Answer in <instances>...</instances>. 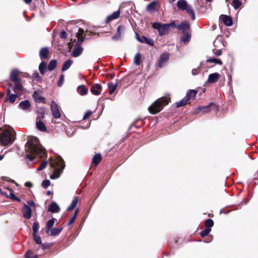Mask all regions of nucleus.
I'll return each mask as SVG.
<instances>
[{"mask_svg": "<svg viewBox=\"0 0 258 258\" xmlns=\"http://www.w3.org/2000/svg\"><path fill=\"white\" fill-rule=\"evenodd\" d=\"M26 158L30 161L34 160V157L30 154H34L42 158L45 154V150L40 144L38 139L35 137L30 136L27 138L25 145Z\"/></svg>", "mask_w": 258, "mask_h": 258, "instance_id": "1", "label": "nucleus"}, {"mask_svg": "<svg viewBox=\"0 0 258 258\" xmlns=\"http://www.w3.org/2000/svg\"><path fill=\"white\" fill-rule=\"evenodd\" d=\"M16 133L12 127L0 128V143L3 146H9L16 139Z\"/></svg>", "mask_w": 258, "mask_h": 258, "instance_id": "2", "label": "nucleus"}, {"mask_svg": "<svg viewBox=\"0 0 258 258\" xmlns=\"http://www.w3.org/2000/svg\"><path fill=\"white\" fill-rule=\"evenodd\" d=\"M51 166L54 167L55 169L53 173L50 176L51 179H55L60 177V174L65 168V164L63 159L60 156H58L57 159L51 162Z\"/></svg>", "mask_w": 258, "mask_h": 258, "instance_id": "3", "label": "nucleus"}, {"mask_svg": "<svg viewBox=\"0 0 258 258\" xmlns=\"http://www.w3.org/2000/svg\"><path fill=\"white\" fill-rule=\"evenodd\" d=\"M169 101V97H163L157 99L149 107L148 110L152 114H156L163 109L164 106L168 104Z\"/></svg>", "mask_w": 258, "mask_h": 258, "instance_id": "4", "label": "nucleus"}, {"mask_svg": "<svg viewBox=\"0 0 258 258\" xmlns=\"http://www.w3.org/2000/svg\"><path fill=\"white\" fill-rule=\"evenodd\" d=\"M177 6L178 9L182 11H186V13L191 16L193 20L195 19V15L194 11L191 7L188 5L185 0H178L177 2Z\"/></svg>", "mask_w": 258, "mask_h": 258, "instance_id": "5", "label": "nucleus"}, {"mask_svg": "<svg viewBox=\"0 0 258 258\" xmlns=\"http://www.w3.org/2000/svg\"><path fill=\"white\" fill-rule=\"evenodd\" d=\"M152 27L154 29L158 30L159 34L162 36L168 33L169 29L167 24H161L159 22H155L152 24Z\"/></svg>", "mask_w": 258, "mask_h": 258, "instance_id": "6", "label": "nucleus"}, {"mask_svg": "<svg viewBox=\"0 0 258 258\" xmlns=\"http://www.w3.org/2000/svg\"><path fill=\"white\" fill-rule=\"evenodd\" d=\"M169 55L168 53H164L160 55V58L158 60V67L162 68L165 66L169 60Z\"/></svg>", "mask_w": 258, "mask_h": 258, "instance_id": "7", "label": "nucleus"}, {"mask_svg": "<svg viewBox=\"0 0 258 258\" xmlns=\"http://www.w3.org/2000/svg\"><path fill=\"white\" fill-rule=\"evenodd\" d=\"M51 110L53 116L55 118H59L60 116V113L58 108V105L54 101L51 102Z\"/></svg>", "mask_w": 258, "mask_h": 258, "instance_id": "8", "label": "nucleus"}, {"mask_svg": "<svg viewBox=\"0 0 258 258\" xmlns=\"http://www.w3.org/2000/svg\"><path fill=\"white\" fill-rule=\"evenodd\" d=\"M84 31L82 28H79L78 30V32L76 33V37H78V40L76 42V46H81V44L86 39V37L83 36V34H84Z\"/></svg>", "mask_w": 258, "mask_h": 258, "instance_id": "9", "label": "nucleus"}, {"mask_svg": "<svg viewBox=\"0 0 258 258\" xmlns=\"http://www.w3.org/2000/svg\"><path fill=\"white\" fill-rule=\"evenodd\" d=\"M124 27L122 25L118 26L116 34L112 36L113 40L118 41L121 39L122 35L124 32Z\"/></svg>", "mask_w": 258, "mask_h": 258, "instance_id": "10", "label": "nucleus"}, {"mask_svg": "<svg viewBox=\"0 0 258 258\" xmlns=\"http://www.w3.org/2000/svg\"><path fill=\"white\" fill-rule=\"evenodd\" d=\"M7 96L4 99V101L7 102L10 101L11 103H13L17 97L16 94H11V90L10 89H7L6 90Z\"/></svg>", "mask_w": 258, "mask_h": 258, "instance_id": "11", "label": "nucleus"}, {"mask_svg": "<svg viewBox=\"0 0 258 258\" xmlns=\"http://www.w3.org/2000/svg\"><path fill=\"white\" fill-rule=\"evenodd\" d=\"M19 107L22 110L30 112L31 111V104L28 100H25L21 101L19 105Z\"/></svg>", "mask_w": 258, "mask_h": 258, "instance_id": "12", "label": "nucleus"}, {"mask_svg": "<svg viewBox=\"0 0 258 258\" xmlns=\"http://www.w3.org/2000/svg\"><path fill=\"white\" fill-rule=\"evenodd\" d=\"M219 19L221 21L223 22L225 25L227 26H231L233 24L232 18L228 15H221Z\"/></svg>", "mask_w": 258, "mask_h": 258, "instance_id": "13", "label": "nucleus"}, {"mask_svg": "<svg viewBox=\"0 0 258 258\" xmlns=\"http://www.w3.org/2000/svg\"><path fill=\"white\" fill-rule=\"evenodd\" d=\"M102 89V86L99 84H95L91 87V92L95 95H99Z\"/></svg>", "mask_w": 258, "mask_h": 258, "instance_id": "14", "label": "nucleus"}, {"mask_svg": "<svg viewBox=\"0 0 258 258\" xmlns=\"http://www.w3.org/2000/svg\"><path fill=\"white\" fill-rule=\"evenodd\" d=\"M190 28L189 23L186 21L181 23L180 24L177 25V29L181 31L182 33L187 32L186 31Z\"/></svg>", "mask_w": 258, "mask_h": 258, "instance_id": "15", "label": "nucleus"}, {"mask_svg": "<svg viewBox=\"0 0 258 258\" xmlns=\"http://www.w3.org/2000/svg\"><path fill=\"white\" fill-rule=\"evenodd\" d=\"M48 211L53 213H56L59 212L60 208L56 202H52L49 205Z\"/></svg>", "mask_w": 258, "mask_h": 258, "instance_id": "16", "label": "nucleus"}, {"mask_svg": "<svg viewBox=\"0 0 258 258\" xmlns=\"http://www.w3.org/2000/svg\"><path fill=\"white\" fill-rule=\"evenodd\" d=\"M120 15V10L118 9L117 11L113 12L112 14L108 16L106 18V22L109 23V22L116 19L119 18Z\"/></svg>", "mask_w": 258, "mask_h": 258, "instance_id": "17", "label": "nucleus"}, {"mask_svg": "<svg viewBox=\"0 0 258 258\" xmlns=\"http://www.w3.org/2000/svg\"><path fill=\"white\" fill-rule=\"evenodd\" d=\"M220 77V74L218 73H214L209 75L207 82L210 83H214L217 82Z\"/></svg>", "mask_w": 258, "mask_h": 258, "instance_id": "18", "label": "nucleus"}, {"mask_svg": "<svg viewBox=\"0 0 258 258\" xmlns=\"http://www.w3.org/2000/svg\"><path fill=\"white\" fill-rule=\"evenodd\" d=\"M24 212L23 213V217L27 219H30L31 217V209L26 204H24Z\"/></svg>", "mask_w": 258, "mask_h": 258, "instance_id": "19", "label": "nucleus"}, {"mask_svg": "<svg viewBox=\"0 0 258 258\" xmlns=\"http://www.w3.org/2000/svg\"><path fill=\"white\" fill-rule=\"evenodd\" d=\"M83 50V49L81 46H77L75 45L74 49L72 53V55L73 57H77L82 54Z\"/></svg>", "mask_w": 258, "mask_h": 258, "instance_id": "20", "label": "nucleus"}, {"mask_svg": "<svg viewBox=\"0 0 258 258\" xmlns=\"http://www.w3.org/2000/svg\"><path fill=\"white\" fill-rule=\"evenodd\" d=\"M49 50L47 47H43L41 49L39 52V56L41 59H46L48 57Z\"/></svg>", "mask_w": 258, "mask_h": 258, "instance_id": "21", "label": "nucleus"}, {"mask_svg": "<svg viewBox=\"0 0 258 258\" xmlns=\"http://www.w3.org/2000/svg\"><path fill=\"white\" fill-rule=\"evenodd\" d=\"M18 71L17 70H13L10 75V80L14 83H18L20 81V79L18 78L17 75Z\"/></svg>", "mask_w": 258, "mask_h": 258, "instance_id": "22", "label": "nucleus"}, {"mask_svg": "<svg viewBox=\"0 0 258 258\" xmlns=\"http://www.w3.org/2000/svg\"><path fill=\"white\" fill-rule=\"evenodd\" d=\"M157 3L155 1H153L149 3L146 7V10L150 12H155L156 11V6Z\"/></svg>", "mask_w": 258, "mask_h": 258, "instance_id": "23", "label": "nucleus"}, {"mask_svg": "<svg viewBox=\"0 0 258 258\" xmlns=\"http://www.w3.org/2000/svg\"><path fill=\"white\" fill-rule=\"evenodd\" d=\"M33 97L35 102L37 103L44 102V98L41 96L38 91H35L33 94Z\"/></svg>", "mask_w": 258, "mask_h": 258, "instance_id": "24", "label": "nucleus"}, {"mask_svg": "<svg viewBox=\"0 0 258 258\" xmlns=\"http://www.w3.org/2000/svg\"><path fill=\"white\" fill-rule=\"evenodd\" d=\"M78 93L82 96L87 94L88 92V89L83 85H80L77 88Z\"/></svg>", "mask_w": 258, "mask_h": 258, "instance_id": "25", "label": "nucleus"}, {"mask_svg": "<svg viewBox=\"0 0 258 258\" xmlns=\"http://www.w3.org/2000/svg\"><path fill=\"white\" fill-rule=\"evenodd\" d=\"M101 155L100 153L96 154L93 157L92 163L97 166L101 160Z\"/></svg>", "mask_w": 258, "mask_h": 258, "instance_id": "26", "label": "nucleus"}, {"mask_svg": "<svg viewBox=\"0 0 258 258\" xmlns=\"http://www.w3.org/2000/svg\"><path fill=\"white\" fill-rule=\"evenodd\" d=\"M36 126L37 129L40 131L45 132L46 131L45 123L41 120L36 122Z\"/></svg>", "mask_w": 258, "mask_h": 258, "instance_id": "27", "label": "nucleus"}, {"mask_svg": "<svg viewBox=\"0 0 258 258\" xmlns=\"http://www.w3.org/2000/svg\"><path fill=\"white\" fill-rule=\"evenodd\" d=\"M72 64L73 60H72L71 59H68L63 63L61 69V71L62 72L67 71L71 67Z\"/></svg>", "mask_w": 258, "mask_h": 258, "instance_id": "28", "label": "nucleus"}, {"mask_svg": "<svg viewBox=\"0 0 258 258\" xmlns=\"http://www.w3.org/2000/svg\"><path fill=\"white\" fill-rule=\"evenodd\" d=\"M6 189L10 191V196H9V198L10 199H11V200H12L13 201H17V202H20L21 201V200L19 198H17L14 195V191H13L12 189H11V188H10L9 187H7Z\"/></svg>", "mask_w": 258, "mask_h": 258, "instance_id": "29", "label": "nucleus"}, {"mask_svg": "<svg viewBox=\"0 0 258 258\" xmlns=\"http://www.w3.org/2000/svg\"><path fill=\"white\" fill-rule=\"evenodd\" d=\"M117 85L116 83L112 82L108 84V88L109 90V94H112L116 90Z\"/></svg>", "mask_w": 258, "mask_h": 258, "instance_id": "30", "label": "nucleus"}, {"mask_svg": "<svg viewBox=\"0 0 258 258\" xmlns=\"http://www.w3.org/2000/svg\"><path fill=\"white\" fill-rule=\"evenodd\" d=\"M39 70L41 75H44L47 70L46 63L42 61L39 66Z\"/></svg>", "mask_w": 258, "mask_h": 258, "instance_id": "31", "label": "nucleus"}, {"mask_svg": "<svg viewBox=\"0 0 258 258\" xmlns=\"http://www.w3.org/2000/svg\"><path fill=\"white\" fill-rule=\"evenodd\" d=\"M62 228H54L51 229L49 231L51 236H56L59 234L62 230Z\"/></svg>", "mask_w": 258, "mask_h": 258, "instance_id": "32", "label": "nucleus"}, {"mask_svg": "<svg viewBox=\"0 0 258 258\" xmlns=\"http://www.w3.org/2000/svg\"><path fill=\"white\" fill-rule=\"evenodd\" d=\"M78 197H75L74 199L73 200L71 204L68 207L67 210L68 211L73 210L76 207L77 203L78 202Z\"/></svg>", "mask_w": 258, "mask_h": 258, "instance_id": "33", "label": "nucleus"}, {"mask_svg": "<svg viewBox=\"0 0 258 258\" xmlns=\"http://www.w3.org/2000/svg\"><path fill=\"white\" fill-rule=\"evenodd\" d=\"M54 218L51 219L49 220L46 224V229L47 230L46 231V233H48L49 230L52 228V227L54 225Z\"/></svg>", "mask_w": 258, "mask_h": 258, "instance_id": "34", "label": "nucleus"}, {"mask_svg": "<svg viewBox=\"0 0 258 258\" xmlns=\"http://www.w3.org/2000/svg\"><path fill=\"white\" fill-rule=\"evenodd\" d=\"M212 107H214V108L215 110H216L217 108V105L211 102L208 105L204 106V107H207V108L206 109H203L202 112L204 113H206L210 111V108Z\"/></svg>", "mask_w": 258, "mask_h": 258, "instance_id": "35", "label": "nucleus"}, {"mask_svg": "<svg viewBox=\"0 0 258 258\" xmlns=\"http://www.w3.org/2000/svg\"><path fill=\"white\" fill-rule=\"evenodd\" d=\"M183 34L180 37V41L184 43L188 42L190 39V35L188 32L183 33Z\"/></svg>", "mask_w": 258, "mask_h": 258, "instance_id": "36", "label": "nucleus"}, {"mask_svg": "<svg viewBox=\"0 0 258 258\" xmlns=\"http://www.w3.org/2000/svg\"><path fill=\"white\" fill-rule=\"evenodd\" d=\"M57 61L55 59L51 60L47 67V69L49 71H52L55 69L56 67Z\"/></svg>", "mask_w": 258, "mask_h": 258, "instance_id": "37", "label": "nucleus"}, {"mask_svg": "<svg viewBox=\"0 0 258 258\" xmlns=\"http://www.w3.org/2000/svg\"><path fill=\"white\" fill-rule=\"evenodd\" d=\"M188 101V99L186 97H184L182 99L180 100L178 102H176V105L177 107H180L184 106L187 104V102Z\"/></svg>", "mask_w": 258, "mask_h": 258, "instance_id": "38", "label": "nucleus"}, {"mask_svg": "<svg viewBox=\"0 0 258 258\" xmlns=\"http://www.w3.org/2000/svg\"><path fill=\"white\" fill-rule=\"evenodd\" d=\"M141 54L140 53L138 52L137 53L134 59V62L135 64L137 66H139L141 62Z\"/></svg>", "mask_w": 258, "mask_h": 258, "instance_id": "39", "label": "nucleus"}, {"mask_svg": "<svg viewBox=\"0 0 258 258\" xmlns=\"http://www.w3.org/2000/svg\"><path fill=\"white\" fill-rule=\"evenodd\" d=\"M197 94V91L195 90H189L188 92L186 94V97L187 99H188V100L194 97L196 94Z\"/></svg>", "mask_w": 258, "mask_h": 258, "instance_id": "40", "label": "nucleus"}, {"mask_svg": "<svg viewBox=\"0 0 258 258\" xmlns=\"http://www.w3.org/2000/svg\"><path fill=\"white\" fill-rule=\"evenodd\" d=\"M206 61L207 62L214 63L215 64H221L222 63V61L220 59L216 58H210L208 59Z\"/></svg>", "mask_w": 258, "mask_h": 258, "instance_id": "41", "label": "nucleus"}, {"mask_svg": "<svg viewBox=\"0 0 258 258\" xmlns=\"http://www.w3.org/2000/svg\"><path fill=\"white\" fill-rule=\"evenodd\" d=\"M206 228L211 229L212 227L214 225V222L211 219H207L205 222Z\"/></svg>", "mask_w": 258, "mask_h": 258, "instance_id": "42", "label": "nucleus"}, {"mask_svg": "<svg viewBox=\"0 0 258 258\" xmlns=\"http://www.w3.org/2000/svg\"><path fill=\"white\" fill-rule=\"evenodd\" d=\"M143 43H146L151 46H153L154 44V40L151 38H148L145 36H143Z\"/></svg>", "mask_w": 258, "mask_h": 258, "instance_id": "43", "label": "nucleus"}, {"mask_svg": "<svg viewBox=\"0 0 258 258\" xmlns=\"http://www.w3.org/2000/svg\"><path fill=\"white\" fill-rule=\"evenodd\" d=\"M33 236L36 244H41L42 243L41 237L37 233H33Z\"/></svg>", "mask_w": 258, "mask_h": 258, "instance_id": "44", "label": "nucleus"}, {"mask_svg": "<svg viewBox=\"0 0 258 258\" xmlns=\"http://www.w3.org/2000/svg\"><path fill=\"white\" fill-rule=\"evenodd\" d=\"M211 231V229L206 228L200 232V235L202 237H205L209 234Z\"/></svg>", "mask_w": 258, "mask_h": 258, "instance_id": "45", "label": "nucleus"}, {"mask_svg": "<svg viewBox=\"0 0 258 258\" xmlns=\"http://www.w3.org/2000/svg\"><path fill=\"white\" fill-rule=\"evenodd\" d=\"M233 4L234 9L236 10L240 7V6L242 5V3L239 0H233Z\"/></svg>", "mask_w": 258, "mask_h": 258, "instance_id": "46", "label": "nucleus"}, {"mask_svg": "<svg viewBox=\"0 0 258 258\" xmlns=\"http://www.w3.org/2000/svg\"><path fill=\"white\" fill-rule=\"evenodd\" d=\"M33 233L37 234L39 229V224L38 222H34L32 225Z\"/></svg>", "mask_w": 258, "mask_h": 258, "instance_id": "47", "label": "nucleus"}, {"mask_svg": "<svg viewBox=\"0 0 258 258\" xmlns=\"http://www.w3.org/2000/svg\"><path fill=\"white\" fill-rule=\"evenodd\" d=\"M14 91L16 92L17 91H22V85L20 81L18 83H15Z\"/></svg>", "mask_w": 258, "mask_h": 258, "instance_id": "48", "label": "nucleus"}, {"mask_svg": "<svg viewBox=\"0 0 258 258\" xmlns=\"http://www.w3.org/2000/svg\"><path fill=\"white\" fill-rule=\"evenodd\" d=\"M50 184V181L48 179H45L42 182V186L44 188H47Z\"/></svg>", "mask_w": 258, "mask_h": 258, "instance_id": "49", "label": "nucleus"}, {"mask_svg": "<svg viewBox=\"0 0 258 258\" xmlns=\"http://www.w3.org/2000/svg\"><path fill=\"white\" fill-rule=\"evenodd\" d=\"M47 165V161H43L40 164L39 167L37 168V171H41V170H43V169H44L46 167Z\"/></svg>", "mask_w": 258, "mask_h": 258, "instance_id": "50", "label": "nucleus"}, {"mask_svg": "<svg viewBox=\"0 0 258 258\" xmlns=\"http://www.w3.org/2000/svg\"><path fill=\"white\" fill-rule=\"evenodd\" d=\"M207 107H204V106L198 107L195 108L194 113L196 114H199L200 112H202L203 109H206Z\"/></svg>", "mask_w": 258, "mask_h": 258, "instance_id": "51", "label": "nucleus"}, {"mask_svg": "<svg viewBox=\"0 0 258 258\" xmlns=\"http://www.w3.org/2000/svg\"><path fill=\"white\" fill-rule=\"evenodd\" d=\"M51 245L48 243H44L40 246V248L42 250H45L47 248H48L50 247Z\"/></svg>", "mask_w": 258, "mask_h": 258, "instance_id": "52", "label": "nucleus"}, {"mask_svg": "<svg viewBox=\"0 0 258 258\" xmlns=\"http://www.w3.org/2000/svg\"><path fill=\"white\" fill-rule=\"evenodd\" d=\"M64 81V75H61L60 76V78L57 82V86L59 87H61L62 86V84Z\"/></svg>", "mask_w": 258, "mask_h": 258, "instance_id": "53", "label": "nucleus"}, {"mask_svg": "<svg viewBox=\"0 0 258 258\" xmlns=\"http://www.w3.org/2000/svg\"><path fill=\"white\" fill-rule=\"evenodd\" d=\"M31 250H29L26 253L25 256V258H37V256L36 255H34L32 257L29 256V254L31 253Z\"/></svg>", "mask_w": 258, "mask_h": 258, "instance_id": "54", "label": "nucleus"}, {"mask_svg": "<svg viewBox=\"0 0 258 258\" xmlns=\"http://www.w3.org/2000/svg\"><path fill=\"white\" fill-rule=\"evenodd\" d=\"M167 25H168V29L170 27L177 28V25L176 24L175 21H172L170 23L167 24Z\"/></svg>", "mask_w": 258, "mask_h": 258, "instance_id": "55", "label": "nucleus"}, {"mask_svg": "<svg viewBox=\"0 0 258 258\" xmlns=\"http://www.w3.org/2000/svg\"><path fill=\"white\" fill-rule=\"evenodd\" d=\"M200 72V70L199 68L197 69H194L191 71V74L192 75L195 76L199 74Z\"/></svg>", "mask_w": 258, "mask_h": 258, "instance_id": "56", "label": "nucleus"}, {"mask_svg": "<svg viewBox=\"0 0 258 258\" xmlns=\"http://www.w3.org/2000/svg\"><path fill=\"white\" fill-rule=\"evenodd\" d=\"M67 34L66 32L64 31V30H62L60 33V37L61 39H65L67 38Z\"/></svg>", "mask_w": 258, "mask_h": 258, "instance_id": "57", "label": "nucleus"}, {"mask_svg": "<svg viewBox=\"0 0 258 258\" xmlns=\"http://www.w3.org/2000/svg\"><path fill=\"white\" fill-rule=\"evenodd\" d=\"M141 119L140 118H136L134 121L133 122V123L132 124V125H131L130 127V129H131V128H132L133 127L135 126L136 127V128H138L139 126H137L135 125V124L138 122Z\"/></svg>", "mask_w": 258, "mask_h": 258, "instance_id": "58", "label": "nucleus"}, {"mask_svg": "<svg viewBox=\"0 0 258 258\" xmlns=\"http://www.w3.org/2000/svg\"><path fill=\"white\" fill-rule=\"evenodd\" d=\"M92 112L91 111H88L87 112L84 117H83V119H86L87 118H88L91 114H92Z\"/></svg>", "mask_w": 258, "mask_h": 258, "instance_id": "59", "label": "nucleus"}, {"mask_svg": "<svg viewBox=\"0 0 258 258\" xmlns=\"http://www.w3.org/2000/svg\"><path fill=\"white\" fill-rule=\"evenodd\" d=\"M76 219V218H75V217H73H73L71 218V219H70V220L69 221V223H68V226H70V225H71L72 224H73V223L74 222V221H75V219Z\"/></svg>", "mask_w": 258, "mask_h": 258, "instance_id": "60", "label": "nucleus"}, {"mask_svg": "<svg viewBox=\"0 0 258 258\" xmlns=\"http://www.w3.org/2000/svg\"><path fill=\"white\" fill-rule=\"evenodd\" d=\"M215 54L217 56H220L221 54L222 51L221 49H217L216 51L214 52Z\"/></svg>", "mask_w": 258, "mask_h": 258, "instance_id": "61", "label": "nucleus"}, {"mask_svg": "<svg viewBox=\"0 0 258 258\" xmlns=\"http://www.w3.org/2000/svg\"><path fill=\"white\" fill-rule=\"evenodd\" d=\"M136 38L141 43H143V37L141 38L139 37V35L136 33Z\"/></svg>", "mask_w": 258, "mask_h": 258, "instance_id": "62", "label": "nucleus"}, {"mask_svg": "<svg viewBox=\"0 0 258 258\" xmlns=\"http://www.w3.org/2000/svg\"><path fill=\"white\" fill-rule=\"evenodd\" d=\"M25 186L28 187H32L33 184L31 182L28 181L25 182Z\"/></svg>", "mask_w": 258, "mask_h": 258, "instance_id": "63", "label": "nucleus"}, {"mask_svg": "<svg viewBox=\"0 0 258 258\" xmlns=\"http://www.w3.org/2000/svg\"><path fill=\"white\" fill-rule=\"evenodd\" d=\"M28 204L31 206H35V203H34V202L33 201H29L28 202Z\"/></svg>", "mask_w": 258, "mask_h": 258, "instance_id": "64", "label": "nucleus"}]
</instances>
